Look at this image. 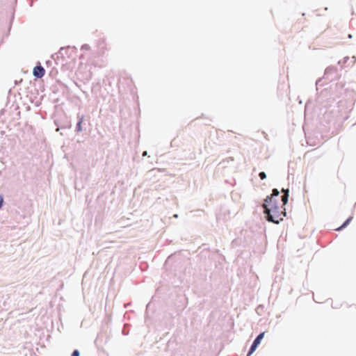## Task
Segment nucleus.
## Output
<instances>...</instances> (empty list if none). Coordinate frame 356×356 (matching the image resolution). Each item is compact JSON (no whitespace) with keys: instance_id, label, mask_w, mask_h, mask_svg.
<instances>
[{"instance_id":"obj_9","label":"nucleus","mask_w":356,"mask_h":356,"mask_svg":"<svg viewBox=\"0 0 356 356\" xmlns=\"http://www.w3.org/2000/svg\"><path fill=\"white\" fill-rule=\"evenodd\" d=\"M280 195V191L277 188H273L272 190V193L269 195H267L266 197H270L271 198L272 201H277L275 197H278Z\"/></svg>"},{"instance_id":"obj_20","label":"nucleus","mask_w":356,"mask_h":356,"mask_svg":"<svg viewBox=\"0 0 356 356\" xmlns=\"http://www.w3.org/2000/svg\"><path fill=\"white\" fill-rule=\"evenodd\" d=\"M352 37H353L352 34H348V38H352Z\"/></svg>"},{"instance_id":"obj_24","label":"nucleus","mask_w":356,"mask_h":356,"mask_svg":"<svg viewBox=\"0 0 356 356\" xmlns=\"http://www.w3.org/2000/svg\"><path fill=\"white\" fill-rule=\"evenodd\" d=\"M338 64H339V65H341V60H339V61L338 62Z\"/></svg>"},{"instance_id":"obj_16","label":"nucleus","mask_w":356,"mask_h":356,"mask_svg":"<svg viewBox=\"0 0 356 356\" xmlns=\"http://www.w3.org/2000/svg\"><path fill=\"white\" fill-rule=\"evenodd\" d=\"M349 59L350 58L348 56H345L343 59V63H346Z\"/></svg>"},{"instance_id":"obj_4","label":"nucleus","mask_w":356,"mask_h":356,"mask_svg":"<svg viewBox=\"0 0 356 356\" xmlns=\"http://www.w3.org/2000/svg\"><path fill=\"white\" fill-rule=\"evenodd\" d=\"M321 97H318V102L323 105L324 107H331L334 104H342L343 102L341 100L336 102L334 97L327 98L325 102H323Z\"/></svg>"},{"instance_id":"obj_13","label":"nucleus","mask_w":356,"mask_h":356,"mask_svg":"<svg viewBox=\"0 0 356 356\" xmlns=\"http://www.w3.org/2000/svg\"><path fill=\"white\" fill-rule=\"evenodd\" d=\"M99 85V83H97V84L92 83V86L91 88L92 92L96 91L97 90V86Z\"/></svg>"},{"instance_id":"obj_6","label":"nucleus","mask_w":356,"mask_h":356,"mask_svg":"<svg viewBox=\"0 0 356 356\" xmlns=\"http://www.w3.org/2000/svg\"><path fill=\"white\" fill-rule=\"evenodd\" d=\"M45 74V70L41 65L35 66L33 70V74L37 78H42Z\"/></svg>"},{"instance_id":"obj_1","label":"nucleus","mask_w":356,"mask_h":356,"mask_svg":"<svg viewBox=\"0 0 356 356\" xmlns=\"http://www.w3.org/2000/svg\"><path fill=\"white\" fill-rule=\"evenodd\" d=\"M262 207L265 219L269 222L278 225L283 219L282 215L286 216V209L284 208L283 211H280L277 201H272L270 197L264 199Z\"/></svg>"},{"instance_id":"obj_26","label":"nucleus","mask_w":356,"mask_h":356,"mask_svg":"<svg viewBox=\"0 0 356 356\" xmlns=\"http://www.w3.org/2000/svg\"><path fill=\"white\" fill-rule=\"evenodd\" d=\"M302 16H305V13H302Z\"/></svg>"},{"instance_id":"obj_8","label":"nucleus","mask_w":356,"mask_h":356,"mask_svg":"<svg viewBox=\"0 0 356 356\" xmlns=\"http://www.w3.org/2000/svg\"><path fill=\"white\" fill-rule=\"evenodd\" d=\"M289 189H286V194H282L281 196V201L282 202L283 206H285L289 202Z\"/></svg>"},{"instance_id":"obj_11","label":"nucleus","mask_w":356,"mask_h":356,"mask_svg":"<svg viewBox=\"0 0 356 356\" xmlns=\"http://www.w3.org/2000/svg\"><path fill=\"white\" fill-rule=\"evenodd\" d=\"M322 81H323V79H318V80L316 81V86H323V85H324V83H322Z\"/></svg>"},{"instance_id":"obj_21","label":"nucleus","mask_w":356,"mask_h":356,"mask_svg":"<svg viewBox=\"0 0 356 356\" xmlns=\"http://www.w3.org/2000/svg\"><path fill=\"white\" fill-rule=\"evenodd\" d=\"M173 217H174V218H178V214H177V213H176V214H174V215H173Z\"/></svg>"},{"instance_id":"obj_12","label":"nucleus","mask_w":356,"mask_h":356,"mask_svg":"<svg viewBox=\"0 0 356 356\" xmlns=\"http://www.w3.org/2000/svg\"><path fill=\"white\" fill-rule=\"evenodd\" d=\"M81 122L82 121L80 120L78 123H77V125H76V129H77V131H81Z\"/></svg>"},{"instance_id":"obj_10","label":"nucleus","mask_w":356,"mask_h":356,"mask_svg":"<svg viewBox=\"0 0 356 356\" xmlns=\"http://www.w3.org/2000/svg\"><path fill=\"white\" fill-rule=\"evenodd\" d=\"M266 173L264 171H261L259 173V177L261 179V180H264L265 179H266Z\"/></svg>"},{"instance_id":"obj_18","label":"nucleus","mask_w":356,"mask_h":356,"mask_svg":"<svg viewBox=\"0 0 356 356\" xmlns=\"http://www.w3.org/2000/svg\"><path fill=\"white\" fill-rule=\"evenodd\" d=\"M352 59H353V65L356 62V57L355 56H353Z\"/></svg>"},{"instance_id":"obj_23","label":"nucleus","mask_w":356,"mask_h":356,"mask_svg":"<svg viewBox=\"0 0 356 356\" xmlns=\"http://www.w3.org/2000/svg\"><path fill=\"white\" fill-rule=\"evenodd\" d=\"M146 154H147V152H146V151H145V152H144L143 153V156H144V155H146Z\"/></svg>"},{"instance_id":"obj_7","label":"nucleus","mask_w":356,"mask_h":356,"mask_svg":"<svg viewBox=\"0 0 356 356\" xmlns=\"http://www.w3.org/2000/svg\"><path fill=\"white\" fill-rule=\"evenodd\" d=\"M353 217L349 216L339 227H337L335 230L337 232H340L347 227L350 222L352 221Z\"/></svg>"},{"instance_id":"obj_15","label":"nucleus","mask_w":356,"mask_h":356,"mask_svg":"<svg viewBox=\"0 0 356 356\" xmlns=\"http://www.w3.org/2000/svg\"><path fill=\"white\" fill-rule=\"evenodd\" d=\"M3 202V196L1 195H0V209L2 207Z\"/></svg>"},{"instance_id":"obj_25","label":"nucleus","mask_w":356,"mask_h":356,"mask_svg":"<svg viewBox=\"0 0 356 356\" xmlns=\"http://www.w3.org/2000/svg\"><path fill=\"white\" fill-rule=\"evenodd\" d=\"M327 9H328V8H327V7H325V10H327Z\"/></svg>"},{"instance_id":"obj_19","label":"nucleus","mask_w":356,"mask_h":356,"mask_svg":"<svg viewBox=\"0 0 356 356\" xmlns=\"http://www.w3.org/2000/svg\"><path fill=\"white\" fill-rule=\"evenodd\" d=\"M286 188H282V192L283 194H286Z\"/></svg>"},{"instance_id":"obj_2","label":"nucleus","mask_w":356,"mask_h":356,"mask_svg":"<svg viewBox=\"0 0 356 356\" xmlns=\"http://www.w3.org/2000/svg\"><path fill=\"white\" fill-rule=\"evenodd\" d=\"M264 335L265 332H261L255 337L248 351L247 356H251L255 352L258 346L260 345L261 340L264 339Z\"/></svg>"},{"instance_id":"obj_14","label":"nucleus","mask_w":356,"mask_h":356,"mask_svg":"<svg viewBox=\"0 0 356 356\" xmlns=\"http://www.w3.org/2000/svg\"><path fill=\"white\" fill-rule=\"evenodd\" d=\"M72 356H79V352L77 350H75L72 353Z\"/></svg>"},{"instance_id":"obj_3","label":"nucleus","mask_w":356,"mask_h":356,"mask_svg":"<svg viewBox=\"0 0 356 356\" xmlns=\"http://www.w3.org/2000/svg\"><path fill=\"white\" fill-rule=\"evenodd\" d=\"M337 69L334 66L327 67L325 70L323 79L332 81L337 76Z\"/></svg>"},{"instance_id":"obj_5","label":"nucleus","mask_w":356,"mask_h":356,"mask_svg":"<svg viewBox=\"0 0 356 356\" xmlns=\"http://www.w3.org/2000/svg\"><path fill=\"white\" fill-rule=\"evenodd\" d=\"M97 47L99 56H102L104 54L105 50H106L105 40L104 38H101L98 40Z\"/></svg>"},{"instance_id":"obj_17","label":"nucleus","mask_w":356,"mask_h":356,"mask_svg":"<svg viewBox=\"0 0 356 356\" xmlns=\"http://www.w3.org/2000/svg\"><path fill=\"white\" fill-rule=\"evenodd\" d=\"M90 65H92V63H90ZM92 65H95V66H99V67H102L104 65V63H102V64H97V63H92Z\"/></svg>"},{"instance_id":"obj_22","label":"nucleus","mask_w":356,"mask_h":356,"mask_svg":"<svg viewBox=\"0 0 356 356\" xmlns=\"http://www.w3.org/2000/svg\"><path fill=\"white\" fill-rule=\"evenodd\" d=\"M351 15H354V10H353V8H352V10H351Z\"/></svg>"}]
</instances>
